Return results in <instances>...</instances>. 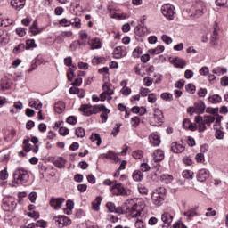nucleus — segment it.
<instances>
[{"instance_id": "obj_1", "label": "nucleus", "mask_w": 228, "mask_h": 228, "mask_svg": "<svg viewBox=\"0 0 228 228\" xmlns=\"http://www.w3.org/2000/svg\"><path fill=\"white\" fill-rule=\"evenodd\" d=\"M123 209L127 216L131 218H146L147 217V208L145 206L139 205L135 200H128L123 205Z\"/></svg>"}, {"instance_id": "obj_2", "label": "nucleus", "mask_w": 228, "mask_h": 228, "mask_svg": "<svg viewBox=\"0 0 228 228\" xmlns=\"http://www.w3.org/2000/svg\"><path fill=\"white\" fill-rule=\"evenodd\" d=\"M205 13H208V6L202 1L194 2L190 9L191 17H196V19L202 17Z\"/></svg>"}, {"instance_id": "obj_3", "label": "nucleus", "mask_w": 228, "mask_h": 228, "mask_svg": "<svg viewBox=\"0 0 228 228\" xmlns=\"http://www.w3.org/2000/svg\"><path fill=\"white\" fill-rule=\"evenodd\" d=\"M29 181V173L27 170L20 168L13 174L12 186H19V184H26Z\"/></svg>"}, {"instance_id": "obj_4", "label": "nucleus", "mask_w": 228, "mask_h": 228, "mask_svg": "<svg viewBox=\"0 0 228 228\" xmlns=\"http://www.w3.org/2000/svg\"><path fill=\"white\" fill-rule=\"evenodd\" d=\"M166 190L163 187H158L151 194V200L155 206H162L163 201L165 200Z\"/></svg>"}, {"instance_id": "obj_5", "label": "nucleus", "mask_w": 228, "mask_h": 228, "mask_svg": "<svg viewBox=\"0 0 228 228\" xmlns=\"http://www.w3.org/2000/svg\"><path fill=\"white\" fill-rule=\"evenodd\" d=\"M161 13L166 17V19H168V20H174L175 7L170 4H166L161 6Z\"/></svg>"}, {"instance_id": "obj_6", "label": "nucleus", "mask_w": 228, "mask_h": 228, "mask_svg": "<svg viewBox=\"0 0 228 228\" xmlns=\"http://www.w3.org/2000/svg\"><path fill=\"white\" fill-rule=\"evenodd\" d=\"M110 191L112 195H127V191H126V188H124V185L122 183H117V181H114V185L111 186Z\"/></svg>"}, {"instance_id": "obj_7", "label": "nucleus", "mask_w": 228, "mask_h": 228, "mask_svg": "<svg viewBox=\"0 0 228 228\" xmlns=\"http://www.w3.org/2000/svg\"><path fill=\"white\" fill-rule=\"evenodd\" d=\"M53 220H55L58 224V227L60 228L67 227V225H70L72 224V221L65 216H54Z\"/></svg>"}, {"instance_id": "obj_8", "label": "nucleus", "mask_w": 228, "mask_h": 228, "mask_svg": "<svg viewBox=\"0 0 228 228\" xmlns=\"http://www.w3.org/2000/svg\"><path fill=\"white\" fill-rule=\"evenodd\" d=\"M63 202H65V199L63 198H54L52 197L50 200V206L53 208V209H61V206H63Z\"/></svg>"}, {"instance_id": "obj_9", "label": "nucleus", "mask_w": 228, "mask_h": 228, "mask_svg": "<svg viewBox=\"0 0 228 228\" xmlns=\"http://www.w3.org/2000/svg\"><path fill=\"white\" fill-rule=\"evenodd\" d=\"M196 122V128L198 129L199 133H204L208 127H206V122L202 119L201 116H197L195 118Z\"/></svg>"}, {"instance_id": "obj_10", "label": "nucleus", "mask_w": 228, "mask_h": 228, "mask_svg": "<svg viewBox=\"0 0 228 228\" xmlns=\"http://www.w3.org/2000/svg\"><path fill=\"white\" fill-rule=\"evenodd\" d=\"M163 120H165L163 111L159 109H156L153 113V122H155V124H163Z\"/></svg>"}, {"instance_id": "obj_11", "label": "nucleus", "mask_w": 228, "mask_h": 228, "mask_svg": "<svg viewBox=\"0 0 228 228\" xmlns=\"http://www.w3.org/2000/svg\"><path fill=\"white\" fill-rule=\"evenodd\" d=\"M88 45L90 46V49L94 51V49H101L102 47V43H101V39L94 37L93 39H89L87 42Z\"/></svg>"}, {"instance_id": "obj_12", "label": "nucleus", "mask_w": 228, "mask_h": 228, "mask_svg": "<svg viewBox=\"0 0 228 228\" xmlns=\"http://www.w3.org/2000/svg\"><path fill=\"white\" fill-rule=\"evenodd\" d=\"M149 141L151 145L158 147L161 144V137L159 136L158 133H153L149 136Z\"/></svg>"}, {"instance_id": "obj_13", "label": "nucleus", "mask_w": 228, "mask_h": 228, "mask_svg": "<svg viewBox=\"0 0 228 228\" xmlns=\"http://www.w3.org/2000/svg\"><path fill=\"white\" fill-rule=\"evenodd\" d=\"M11 6L20 12L24 6H26V0H12Z\"/></svg>"}, {"instance_id": "obj_14", "label": "nucleus", "mask_w": 228, "mask_h": 228, "mask_svg": "<svg viewBox=\"0 0 228 228\" xmlns=\"http://www.w3.org/2000/svg\"><path fill=\"white\" fill-rule=\"evenodd\" d=\"M162 222L166 224L167 228L170 227V224H172V221L174 220V217L172 215L168 212H165L161 216Z\"/></svg>"}, {"instance_id": "obj_15", "label": "nucleus", "mask_w": 228, "mask_h": 228, "mask_svg": "<svg viewBox=\"0 0 228 228\" xmlns=\"http://www.w3.org/2000/svg\"><path fill=\"white\" fill-rule=\"evenodd\" d=\"M197 177L200 183H204L209 177V171L208 169H201L199 171Z\"/></svg>"}, {"instance_id": "obj_16", "label": "nucleus", "mask_w": 228, "mask_h": 228, "mask_svg": "<svg viewBox=\"0 0 228 228\" xmlns=\"http://www.w3.org/2000/svg\"><path fill=\"white\" fill-rule=\"evenodd\" d=\"M102 111V113H110V109L104 105H95L92 110V115H97V113Z\"/></svg>"}, {"instance_id": "obj_17", "label": "nucleus", "mask_w": 228, "mask_h": 228, "mask_svg": "<svg viewBox=\"0 0 228 228\" xmlns=\"http://www.w3.org/2000/svg\"><path fill=\"white\" fill-rule=\"evenodd\" d=\"M184 146L178 142H173L171 146V151L175 154H180L181 152H184Z\"/></svg>"}, {"instance_id": "obj_18", "label": "nucleus", "mask_w": 228, "mask_h": 228, "mask_svg": "<svg viewBox=\"0 0 228 228\" xmlns=\"http://www.w3.org/2000/svg\"><path fill=\"white\" fill-rule=\"evenodd\" d=\"M153 159L155 163L158 161H163L165 159V152L161 150H157L153 152Z\"/></svg>"}, {"instance_id": "obj_19", "label": "nucleus", "mask_w": 228, "mask_h": 228, "mask_svg": "<svg viewBox=\"0 0 228 228\" xmlns=\"http://www.w3.org/2000/svg\"><path fill=\"white\" fill-rule=\"evenodd\" d=\"M29 29H30V33L32 35H40V33H42V31L44 30V28H38L37 20L33 21V23L30 26Z\"/></svg>"}, {"instance_id": "obj_20", "label": "nucleus", "mask_w": 228, "mask_h": 228, "mask_svg": "<svg viewBox=\"0 0 228 228\" xmlns=\"http://www.w3.org/2000/svg\"><path fill=\"white\" fill-rule=\"evenodd\" d=\"M102 158H106L107 159H112V161H115V163H118L119 161V158L117 154H115V152L110 151L105 154L102 155Z\"/></svg>"}, {"instance_id": "obj_21", "label": "nucleus", "mask_w": 228, "mask_h": 228, "mask_svg": "<svg viewBox=\"0 0 228 228\" xmlns=\"http://www.w3.org/2000/svg\"><path fill=\"white\" fill-rule=\"evenodd\" d=\"M194 106L196 108V113H198L199 115L204 113V111H206V103H204V102L200 101L196 103H194Z\"/></svg>"}, {"instance_id": "obj_22", "label": "nucleus", "mask_w": 228, "mask_h": 228, "mask_svg": "<svg viewBox=\"0 0 228 228\" xmlns=\"http://www.w3.org/2000/svg\"><path fill=\"white\" fill-rule=\"evenodd\" d=\"M102 90L108 95H113V94H115V91L113 90V87L111 86V84H110L108 82H105L102 85Z\"/></svg>"}, {"instance_id": "obj_23", "label": "nucleus", "mask_w": 228, "mask_h": 228, "mask_svg": "<svg viewBox=\"0 0 228 228\" xmlns=\"http://www.w3.org/2000/svg\"><path fill=\"white\" fill-rule=\"evenodd\" d=\"M65 108H66L65 102L61 101L57 102L54 105L55 112L59 114L63 113L65 111Z\"/></svg>"}, {"instance_id": "obj_24", "label": "nucleus", "mask_w": 228, "mask_h": 228, "mask_svg": "<svg viewBox=\"0 0 228 228\" xmlns=\"http://www.w3.org/2000/svg\"><path fill=\"white\" fill-rule=\"evenodd\" d=\"M113 54L114 58H124L127 53L122 49V46H118L114 49Z\"/></svg>"}, {"instance_id": "obj_25", "label": "nucleus", "mask_w": 228, "mask_h": 228, "mask_svg": "<svg viewBox=\"0 0 228 228\" xmlns=\"http://www.w3.org/2000/svg\"><path fill=\"white\" fill-rule=\"evenodd\" d=\"M183 127L184 129H189V131H195L197 129V126L193 125V123L187 118L183 120Z\"/></svg>"}, {"instance_id": "obj_26", "label": "nucleus", "mask_w": 228, "mask_h": 228, "mask_svg": "<svg viewBox=\"0 0 228 228\" xmlns=\"http://www.w3.org/2000/svg\"><path fill=\"white\" fill-rule=\"evenodd\" d=\"M79 110L86 117H90V115H92V105H82Z\"/></svg>"}, {"instance_id": "obj_27", "label": "nucleus", "mask_w": 228, "mask_h": 228, "mask_svg": "<svg viewBox=\"0 0 228 228\" xmlns=\"http://www.w3.org/2000/svg\"><path fill=\"white\" fill-rule=\"evenodd\" d=\"M172 62L177 69H184L186 67V61L179 58H175Z\"/></svg>"}, {"instance_id": "obj_28", "label": "nucleus", "mask_w": 228, "mask_h": 228, "mask_svg": "<svg viewBox=\"0 0 228 228\" xmlns=\"http://www.w3.org/2000/svg\"><path fill=\"white\" fill-rule=\"evenodd\" d=\"M28 105L30 106V108H35L36 110H42V106H44L42 104V102L40 101H36L35 99H31Z\"/></svg>"}, {"instance_id": "obj_29", "label": "nucleus", "mask_w": 228, "mask_h": 228, "mask_svg": "<svg viewBox=\"0 0 228 228\" xmlns=\"http://www.w3.org/2000/svg\"><path fill=\"white\" fill-rule=\"evenodd\" d=\"M165 51V46L163 45H158L156 48H151L149 50L150 54H161Z\"/></svg>"}, {"instance_id": "obj_30", "label": "nucleus", "mask_w": 228, "mask_h": 228, "mask_svg": "<svg viewBox=\"0 0 228 228\" xmlns=\"http://www.w3.org/2000/svg\"><path fill=\"white\" fill-rule=\"evenodd\" d=\"M208 101L212 104H218L219 102H222V96L218 94H213L209 96Z\"/></svg>"}, {"instance_id": "obj_31", "label": "nucleus", "mask_w": 228, "mask_h": 228, "mask_svg": "<svg viewBox=\"0 0 228 228\" xmlns=\"http://www.w3.org/2000/svg\"><path fill=\"white\" fill-rule=\"evenodd\" d=\"M91 142H96V145L100 147L101 143H102V140L101 139V135L99 134H92L90 136Z\"/></svg>"}, {"instance_id": "obj_32", "label": "nucleus", "mask_w": 228, "mask_h": 228, "mask_svg": "<svg viewBox=\"0 0 228 228\" xmlns=\"http://www.w3.org/2000/svg\"><path fill=\"white\" fill-rule=\"evenodd\" d=\"M214 129L216 131L215 137L217 140H224V131L218 129V125H214Z\"/></svg>"}, {"instance_id": "obj_33", "label": "nucleus", "mask_w": 228, "mask_h": 228, "mask_svg": "<svg viewBox=\"0 0 228 228\" xmlns=\"http://www.w3.org/2000/svg\"><path fill=\"white\" fill-rule=\"evenodd\" d=\"M65 163H67V160H65L64 158L61 157L55 160L54 165L55 167H57V168H64Z\"/></svg>"}, {"instance_id": "obj_34", "label": "nucleus", "mask_w": 228, "mask_h": 228, "mask_svg": "<svg viewBox=\"0 0 228 228\" xmlns=\"http://www.w3.org/2000/svg\"><path fill=\"white\" fill-rule=\"evenodd\" d=\"M132 177L134 181H142L143 179V173L141 170H135Z\"/></svg>"}, {"instance_id": "obj_35", "label": "nucleus", "mask_w": 228, "mask_h": 228, "mask_svg": "<svg viewBox=\"0 0 228 228\" xmlns=\"http://www.w3.org/2000/svg\"><path fill=\"white\" fill-rule=\"evenodd\" d=\"M67 209L64 210V213L66 215H70L72 213V210L74 209V201L72 200H68L66 203Z\"/></svg>"}, {"instance_id": "obj_36", "label": "nucleus", "mask_w": 228, "mask_h": 228, "mask_svg": "<svg viewBox=\"0 0 228 228\" xmlns=\"http://www.w3.org/2000/svg\"><path fill=\"white\" fill-rule=\"evenodd\" d=\"M213 74H216L217 76H222L224 74H227V69L226 68H216L212 70Z\"/></svg>"}, {"instance_id": "obj_37", "label": "nucleus", "mask_w": 228, "mask_h": 228, "mask_svg": "<svg viewBox=\"0 0 228 228\" xmlns=\"http://www.w3.org/2000/svg\"><path fill=\"white\" fill-rule=\"evenodd\" d=\"M202 119L207 126H211L215 122V118L212 115L204 116Z\"/></svg>"}, {"instance_id": "obj_38", "label": "nucleus", "mask_w": 228, "mask_h": 228, "mask_svg": "<svg viewBox=\"0 0 228 228\" xmlns=\"http://www.w3.org/2000/svg\"><path fill=\"white\" fill-rule=\"evenodd\" d=\"M102 200L101 197H97L94 201L92 203L94 211H99V207L101 206V201Z\"/></svg>"}, {"instance_id": "obj_39", "label": "nucleus", "mask_w": 228, "mask_h": 228, "mask_svg": "<svg viewBox=\"0 0 228 228\" xmlns=\"http://www.w3.org/2000/svg\"><path fill=\"white\" fill-rule=\"evenodd\" d=\"M132 156L133 158H134V159H142V158H143V151L142 150L134 151L132 152Z\"/></svg>"}, {"instance_id": "obj_40", "label": "nucleus", "mask_w": 228, "mask_h": 228, "mask_svg": "<svg viewBox=\"0 0 228 228\" xmlns=\"http://www.w3.org/2000/svg\"><path fill=\"white\" fill-rule=\"evenodd\" d=\"M135 227L136 228H145V223L143 222V219L145 217H135Z\"/></svg>"}, {"instance_id": "obj_41", "label": "nucleus", "mask_w": 228, "mask_h": 228, "mask_svg": "<svg viewBox=\"0 0 228 228\" xmlns=\"http://www.w3.org/2000/svg\"><path fill=\"white\" fill-rule=\"evenodd\" d=\"M75 134L76 136H77V138H85V135H86L85 128H82V127L77 128Z\"/></svg>"}, {"instance_id": "obj_42", "label": "nucleus", "mask_w": 228, "mask_h": 228, "mask_svg": "<svg viewBox=\"0 0 228 228\" xmlns=\"http://www.w3.org/2000/svg\"><path fill=\"white\" fill-rule=\"evenodd\" d=\"M161 99H163V101L171 102L174 101V95H172V94L170 93H163L161 94Z\"/></svg>"}, {"instance_id": "obj_43", "label": "nucleus", "mask_w": 228, "mask_h": 228, "mask_svg": "<svg viewBox=\"0 0 228 228\" xmlns=\"http://www.w3.org/2000/svg\"><path fill=\"white\" fill-rule=\"evenodd\" d=\"M23 149L25 152H29L31 151V144L29 143V139H25L23 141Z\"/></svg>"}, {"instance_id": "obj_44", "label": "nucleus", "mask_w": 228, "mask_h": 228, "mask_svg": "<svg viewBox=\"0 0 228 228\" xmlns=\"http://www.w3.org/2000/svg\"><path fill=\"white\" fill-rule=\"evenodd\" d=\"M66 122L71 126H76V124H77V119L74 116H69L67 118Z\"/></svg>"}, {"instance_id": "obj_45", "label": "nucleus", "mask_w": 228, "mask_h": 228, "mask_svg": "<svg viewBox=\"0 0 228 228\" xmlns=\"http://www.w3.org/2000/svg\"><path fill=\"white\" fill-rule=\"evenodd\" d=\"M26 45L24 44H20L18 46L14 47L13 53L14 54H19V53H21V51H24V48Z\"/></svg>"}, {"instance_id": "obj_46", "label": "nucleus", "mask_w": 228, "mask_h": 228, "mask_svg": "<svg viewBox=\"0 0 228 228\" xmlns=\"http://www.w3.org/2000/svg\"><path fill=\"white\" fill-rule=\"evenodd\" d=\"M131 124L133 127H138V126H140V118L133 117L131 118Z\"/></svg>"}, {"instance_id": "obj_47", "label": "nucleus", "mask_w": 228, "mask_h": 228, "mask_svg": "<svg viewBox=\"0 0 228 228\" xmlns=\"http://www.w3.org/2000/svg\"><path fill=\"white\" fill-rule=\"evenodd\" d=\"M185 90L189 94H195V86H193V84H187L185 86Z\"/></svg>"}, {"instance_id": "obj_48", "label": "nucleus", "mask_w": 228, "mask_h": 228, "mask_svg": "<svg viewBox=\"0 0 228 228\" xmlns=\"http://www.w3.org/2000/svg\"><path fill=\"white\" fill-rule=\"evenodd\" d=\"M75 76L76 74L74 73V69H72V68H69V71L67 72L68 81H72Z\"/></svg>"}, {"instance_id": "obj_49", "label": "nucleus", "mask_w": 228, "mask_h": 228, "mask_svg": "<svg viewBox=\"0 0 228 228\" xmlns=\"http://www.w3.org/2000/svg\"><path fill=\"white\" fill-rule=\"evenodd\" d=\"M183 177H185V179H193V172L185 170L182 174Z\"/></svg>"}, {"instance_id": "obj_50", "label": "nucleus", "mask_w": 228, "mask_h": 228, "mask_svg": "<svg viewBox=\"0 0 228 228\" xmlns=\"http://www.w3.org/2000/svg\"><path fill=\"white\" fill-rule=\"evenodd\" d=\"M151 170V166L147 164V162H142L141 164V171L142 172H149Z\"/></svg>"}, {"instance_id": "obj_51", "label": "nucleus", "mask_w": 228, "mask_h": 228, "mask_svg": "<svg viewBox=\"0 0 228 228\" xmlns=\"http://www.w3.org/2000/svg\"><path fill=\"white\" fill-rule=\"evenodd\" d=\"M207 211L205 216H216V210H213V208H208Z\"/></svg>"}, {"instance_id": "obj_52", "label": "nucleus", "mask_w": 228, "mask_h": 228, "mask_svg": "<svg viewBox=\"0 0 228 228\" xmlns=\"http://www.w3.org/2000/svg\"><path fill=\"white\" fill-rule=\"evenodd\" d=\"M33 47H37V44H35V39L27 40V47L26 49H31Z\"/></svg>"}, {"instance_id": "obj_53", "label": "nucleus", "mask_w": 228, "mask_h": 228, "mask_svg": "<svg viewBox=\"0 0 228 228\" xmlns=\"http://www.w3.org/2000/svg\"><path fill=\"white\" fill-rule=\"evenodd\" d=\"M72 26H75L77 29H81V19L78 17H76L74 19V23H72Z\"/></svg>"}, {"instance_id": "obj_54", "label": "nucleus", "mask_w": 228, "mask_h": 228, "mask_svg": "<svg viewBox=\"0 0 228 228\" xmlns=\"http://www.w3.org/2000/svg\"><path fill=\"white\" fill-rule=\"evenodd\" d=\"M36 227H42V228H46L47 227V222L44 220H38L35 224Z\"/></svg>"}, {"instance_id": "obj_55", "label": "nucleus", "mask_w": 228, "mask_h": 228, "mask_svg": "<svg viewBox=\"0 0 228 228\" xmlns=\"http://www.w3.org/2000/svg\"><path fill=\"white\" fill-rule=\"evenodd\" d=\"M162 181H165L166 183H172L174 181V177L170 175H163L161 176Z\"/></svg>"}, {"instance_id": "obj_56", "label": "nucleus", "mask_w": 228, "mask_h": 228, "mask_svg": "<svg viewBox=\"0 0 228 228\" xmlns=\"http://www.w3.org/2000/svg\"><path fill=\"white\" fill-rule=\"evenodd\" d=\"M107 208L110 213H115L117 211V207H115V203L113 202L107 203Z\"/></svg>"}, {"instance_id": "obj_57", "label": "nucleus", "mask_w": 228, "mask_h": 228, "mask_svg": "<svg viewBox=\"0 0 228 228\" xmlns=\"http://www.w3.org/2000/svg\"><path fill=\"white\" fill-rule=\"evenodd\" d=\"M161 40H163L165 42V44H167V45L172 44V42H173L172 37H170L169 36H167V35H163L161 37Z\"/></svg>"}, {"instance_id": "obj_58", "label": "nucleus", "mask_w": 228, "mask_h": 228, "mask_svg": "<svg viewBox=\"0 0 228 228\" xmlns=\"http://www.w3.org/2000/svg\"><path fill=\"white\" fill-rule=\"evenodd\" d=\"M140 54H142V48L140 47H136L132 53L134 58H139Z\"/></svg>"}, {"instance_id": "obj_59", "label": "nucleus", "mask_w": 228, "mask_h": 228, "mask_svg": "<svg viewBox=\"0 0 228 228\" xmlns=\"http://www.w3.org/2000/svg\"><path fill=\"white\" fill-rule=\"evenodd\" d=\"M69 128L67 127H61L59 129V134L61 135V136H67V134H69Z\"/></svg>"}, {"instance_id": "obj_60", "label": "nucleus", "mask_w": 228, "mask_h": 228, "mask_svg": "<svg viewBox=\"0 0 228 228\" xmlns=\"http://www.w3.org/2000/svg\"><path fill=\"white\" fill-rule=\"evenodd\" d=\"M28 216H29L30 218H34L35 220H37V218L40 217V214L37 211H32V212H28Z\"/></svg>"}, {"instance_id": "obj_61", "label": "nucleus", "mask_w": 228, "mask_h": 228, "mask_svg": "<svg viewBox=\"0 0 228 228\" xmlns=\"http://www.w3.org/2000/svg\"><path fill=\"white\" fill-rule=\"evenodd\" d=\"M59 23L61 24V26H63L64 28L70 26V21L69 20H67L66 18L61 19L59 21Z\"/></svg>"}, {"instance_id": "obj_62", "label": "nucleus", "mask_w": 228, "mask_h": 228, "mask_svg": "<svg viewBox=\"0 0 228 228\" xmlns=\"http://www.w3.org/2000/svg\"><path fill=\"white\" fill-rule=\"evenodd\" d=\"M16 33L19 37H25L26 29L24 28H16Z\"/></svg>"}, {"instance_id": "obj_63", "label": "nucleus", "mask_w": 228, "mask_h": 228, "mask_svg": "<svg viewBox=\"0 0 228 228\" xmlns=\"http://www.w3.org/2000/svg\"><path fill=\"white\" fill-rule=\"evenodd\" d=\"M221 86H228V77L227 76H224L222 78H221Z\"/></svg>"}, {"instance_id": "obj_64", "label": "nucleus", "mask_w": 228, "mask_h": 228, "mask_svg": "<svg viewBox=\"0 0 228 228\" xmlns=\"http://www.w3.org/2000/svg\"><path fill=\"white\" fill-rule=\"evenodd\" d=\"M144 86H151L152 85V78L146 77L143 79Z\"/></svg>"}]
</instances>
